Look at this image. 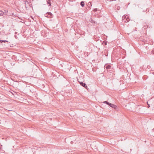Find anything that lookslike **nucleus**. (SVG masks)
<instances>
[{"instance_id": "f257e3e1", "label": "nucleus", "mask_w": 154, "mask_h": 154, "mask_svg": "<svg viewBox=\"0 0 154 154\" xmlns=\"http://www.w3.org/2000/svg\"><path fill=\"white\" fill-rule=\"evenodd\" d=\"M53 15L51 12H48L45 14V17L48 18H52L53 17Z\"/></svg>"}, {"instance_id": "f03ea898", "label": "nucleus", "mask_w": 154, "mask_h": 154, "mask_svg": "<svg viewBox=\"0 0 154 154\" xmlns=\"http://www.w3.org/2000/svg\"><path fill=\"white\" fill-rule=\"evenodd\" d=\"M79 82L80 85L85 88L86 89L87 88V86L85 83H83V82H80L79 81Z\"/></svg>"}, {"instance_id": "7ed1b4c3", "label": "nucleus", "mask_w": 154, "mask_h": 154, "mask_svg": "<svg viewBox=\"0 0 154 154\" xmlns=\"http://www.w3.org/2000/svg\"><path fill=\"white\" fill-rule=\"evenodd\" d=\"M111 107L114 109L116 110H117L118 109L117 106L116 105L113 104H112V105L111 106Z\"/></svg>"}, {"instance_id": "20e7f679", "label": "nucleus", "mask_w": 154, "mask_h": 154, "mask_svg": "<svg viewBox=\"0 0 154 154\" xmlns=\"http://www.w3.org/2000/svg\"><path fill=\"white\" fill-rule=\"evenodd\" d=\"M143 37H141V38H140V39H141V41L144 42V43H145L146 42V39L145 38V37H143Z\"/></svg>"}, {"instance_id": "39448f33", "label": "nucleus", "mask_w": 154, "mask_h": 154, "mask_svg": "<svg viewBox=\"0 0 154 154\" xmlns=\"http://www.w3.org/2000/svg\"><path fill=\"white\" fill-rule=\"evenodd\" d=\"M90 21L91 23H97V22L96 21L93 20V19H92V18H90Z\"/></svg>"}, {"instance_id": "423d86ee", "label": "nucleus", "mask_w": 154, "mask_h": 154, "mask_svg": "<svg viewBox=\"0 0 154 154\" xmlns=\"http://www.w3.org/2000/svg\"><path fill=\"white\" fill-rule=\"evenodd\" d=\"M111 66L110 65H107L106 66H105V68L107 69H109L110 68H111Z\"/></svg>"}, {"instance_id": "0eeeda50", "label": "nucleus", "mask_w": 154, "mask_h": 154, "mask_svg": "<svg viewBox=\"0 0 154 154\" xmlns=\"http://www.w3.org/2000/svg\"><path fill=\"white\" fill-rule=\"evenodd\" d=\"M80 5L82 7H83L85 5V3L83 1H82L80 3Z\"/></svg>"}, {"instance_id": "6e6552de", "label": "nucleus", "mask_w": 154, "mask_h": 154, "mask_svg": "<svg viewBox=\"0 0 154 154\" xmlns=\"http://www.w3.org/2000/svg\"><path fill=\"white\" fill-rule=\"evenodd\" d=\"M47 2V4H48V5L49 4V5H48L49 6L51 5L50 0H48Z\"/></svg>"}, {"instance_id": "1a4fd4ad", "label": "nucleus", "mask_w": 154, "mask_h": 154, "mask_svg": "<svg viewBox=\"0 0 154 154\" xmlns=\"http://www.w3.org/2000/svg\"><path fill=\"white\" fill-rule=\"evenodd\" d=\"M3 13H4V15H6L8 13V11L7 10H4V11H3Z\"/></svg>"}, {"instance_id": "9d476101", "label": "nucleus", "mask_w": 154, "mask_h": 154, "mask_svg": "<svg viewBox=\"0 0 154 154\" xmlns=\"http://www.w3.org/2000/svg\"><path fill=\"white\" fill-rule=\"evenodd\" d=\"M4 14V13H3V11H2L0 10V16H3Z\"/></svg>"}, {"instance_id": "9b49d317", "label": "nucleus", "mask_w": 154, "mask_h": 154, "mask_svg": "<svg viewBox=\"0 0 154 154\" xmlns=\"http://www.w3.org/2000/svg\"><path fill=\"white\" fill-rule=\"evenodd\" d=\"M0 42L1 43H2L3 42H8L7 40H0Z\"/></svg>"}, {"instance_id": "f8f14e48", "label": "nucleus", "mask_w": 154, "mask_h": 154, "mask_svg": "<svg viewBox=\"0 0 154 154\" xmlns=\"http://www.w3.org/2000/svg\"><path fill=\"white\" fill-rule=\"evenodd\" d=\"M107 43L106 42L103 41L102 42V44L103 45H107Z\"/></svg>"}, {"instance_id": "ddd939ff", "label": "nucleus", "mask_w": 154, "mask_h": 154, "mask_svg": "<svg viewBox=\"0 0 154 154\" xmlns=\"http://www.w3.org/2000/svg\"><path fill=\"white\" fill-rule=\"evenodd\" d=\"M112 104L108 102V104H107V105H109V106H110L111 107V106L112 105Z\"/></svg>"}, {"instance_id": "4468645a", "label": "nucleus", "mask_w": 154, "mask_h": 154, "mask_svg": "<svg viewBox=\"0 0 154 154\" xmlns=\"http://www.w3.org/2000/svg\"><path fill=\"white\" fill-rule=\"evenodd\" d=\"M109 102H107V101H105L103 103H106V104H108V103Z\"/></svg>"}, {"instance_id": "2eb2a0df", "label": "nucleus", "mask_w": 154, "mask_h": 154, "mask_svg": "<svg viewBox=\"0 0 154 154\" xmlns=\"http://www.w3.org/2000/svg\"><path fill=\"white\" fill-rule=\"evenodd\" d=\"M152 54H154V49H153L152 51Z\"/></svg>"}, {"instance_id": "dca6fc26", "label": "nucleus", "mask_w": 154, "mask_h": 154, "mask_svg": "<svg viewBox=\"0 0 154 154\" xmlns=\"http://www.w3.org/2000/svg\"><path fill=\"white\" fill-rule=\"evenodd\" d=\"M94 11H97V9H94Z\"/></svg>"}, {"instance_id": "f3484780", "label": "nucleus", "mask_w": 154, "mask_h": 154, "mask_svg": "<svg viewBox=\"0 0 154 154\" xmlns=\"http://www.w3.org/2000/svg\"><path fill=\"white\" fill-rule=\"evenodd\" d=\"M147 104L148 105V107L149 108L150 107V106H149V105L148 103H147Z\"/></svg>"}, {"instance_id": "a211bd4d", "label": "nucleus", "mask_w": 154, "mask_h": 154, "mask_svg": "<svg viewBox=\"0 0 154 154\" xmlns=\"http://www.w3.org/2000/svg\"><path fill=\"white\" fill-rule=\"evenodd\" d=\"M17 33V32H15V34H16Z\"/></svg>"}, {"instance_id": "6ab92c4d", "label": "nucleus", "mask_w": 154, "mask_h": 154, "mask_svg": "<svg viewBox=\"0 0 154 154\" xmlns=\"http://www.w3.org/2000/svg\"><path fill=\"white\" fill-rule=\"evenodd\" d=\"M72 141H71V143H72Z\"/></svg>"}]
</instances>
